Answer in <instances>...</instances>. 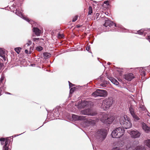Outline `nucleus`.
I'll list each match as a JSON object with an SVG mask.
<instances>
[{
  "label": "nucleus",
  "instance_id": "1",
  "mask_svg": "<svg viewBox=\"0 0 150 150\" xmlns=\"http://www.w3.org/2000/svg\"><path fill=\"white\" fill-rule=\"evenodd\" d=\"M120 122L123 129H128L132 127L130 119L126 115H122L120 116Z\"/></svg>",
  "mask_w": 150,
  "mask_h": 150
},
{
  "label": "nucleus",
  "instance_id": "2",
  "mask_svg": "<svg viewBox=\"0 0 150 150\" xmlns=\"http://www.w3.org/2000/svg\"><path fill=\"white\" fill-rule=\"evenodd\" d=\"M113 101L111 97L106 98L103 101H100L98 104V106L103 110H106L112 105Z\"/></svg>",
  "mask_w": 150,
  "mask_h": 150
},
{
  "label": "nucleus",
  "instance_id": "3",
  "mask_svg": "<svg viewBox=\"0 0 150 150\" xmlns=\"http://www.w3.org/2000/svg\"><path fill=\"white\" fill-rule=\"evenodd\" d=\"M86 117L78 116L74 114H73L72 115L73 120L74 121L85 120V122L88 125H93L96 123V120H92L90 119H86Z\"/></svg>",
  "mask_w": 150,
  "mask_h": 150
},
{
  "label": "nucleus",
  "instance_id": "4",
  "mask_svg": "<svg viewBox=\"0 0 150 150\" xmlns=\"http://www.w3.org/2000/svg\"><path fill=\"white\" fill-rule=\"evenodd\" d=\"M125 133L124 129L122 127L117 128L112 133L111 135L113 138H119L122 137Z\"/></svg>",
  "mask_w": 150,
  "mask_h": 150
},
{
  "label": "nucleus",
  "instance_id": "5",
  "mask_svg": "<svg viewBox=\"0 0 150 150\" xmlns=\"http://www.w3.org/2000/svg\"><path fill=\"white\" fill-rule=\"evenodd\" d=\"M107 133L106 131L103 129L98 130L95 133V136L99 141H102L106 138Z\"/></svg>",
  "mask_w": 150,
  "mask_h": 150
},
{
  "label": "nucleus",
  "instance_id": "6",
  "mask_svg": "<svg viewBox=\"0 0 150 150\" xmlns=\"http://www.w3.org/2000/svg\"><path fill=\"white\" fill-rule=\"evenodd\" d=\"M100 116V121L106 124H110L114 120L113 117H108L107 114L105 113H102Z\"/></svg>",
  "mask_w": 150,
  "mask_h": 150
},
{
  "label": "nucleus",
  "instance_id": "7",
  "mask_svg": "<svg viewBox=\"0 0 150 150\" xmlns=\"http://www.w3.org/2000/svg\"><path fill=\"white\" fill-rule=\"evenodd\" d=\"M107 95V93L106 91L99 89H97L91 94L92 96L95 97L97 96L105 97Z\"/></svg>",
  "mask_w": 150,
  "mask_h": 150
},
{
  "label": "nucleus",
  "instance_id": "8",
  "mask_svg": "<svg viewBox=\"0 0 150 150\" xmlns=\"http://www.w3.org/2000/svg\"><path fill=\"white\" fill-rule=\"evenodd\" d=\"M82 114L94 116L96 114V113L94 112L93 111L90 109H88L81 111Z\"/></svg>",
  "mask_w": 150,
  "mask_h": 150
},
{
  "label": "nucleus",
  "instance_id": "9",
  "mask_svg": "<svg viewBox=\"0 0 150 150\" xmlns=\"http://www.w3.org/2000/svg\"><path fill=\"white\" fill-rule=\"evenodd\" d=\"M129 134L132 138L134 139L139 137L141 135L140 132L137 130L132 131Z\"/></svg>",
  "mask_w": 150,
  "mask_h": 150
},
{
  "label": "nucleus",
  "instance_id": "10",
  "mask_svg": "<svg viewBox=\"0 0 150 150\" xmlns=\"http://www.w3.org/2000/svg\"><path fill=\"white\" fill-rule=\"evenodd\" d=\"M15 13L19 16L20 17L22 18L23 19L27 21L29 23L32 24V21H31L29 19L25 17L23 15L21 12L19 11H18L17 9L16 10V11Z\"/></svg>",
  "mask_w": 150,
  "mask_h": 150
},
{
  "label": "nucleus",
  "instance_id": "11",
  "mask_svg": "<svg viewBox=\"0 0 150 150\" xmlns=\"http://www.w3.org/2000/svg\"><path fill=\"white\" fill-rule=\"evenodd\" d=\"M124 78L127 81H129L134 78V77L132 73H130L125 74L124 76Z\"/></svg>",
  "mask_w": 150,
  "mask_h": 150
},
{
  "label": "nucleus",
  "instance_id": "12",
  "mask_svg": "<svg viewBox=\"0 0 150 150\" xmlns=\"http://www.w3.org/2000/svg\"><path fill=\"white\" fill-rule=\"evenodd\" d=\"M113 24H114L115 26H116V24L113 23L112 21L110 20H106L105 21V23L103 25L105 27H107L108 26L110 27Z\"/></svg>",
  "mask_w": 150,
  "mask_h": 150
},
{
  "label": "nucleus",
  "instance_id": "13",
  "mask_svg": "<svg viewBox=\"0 0 150 150\" xmlns=\"http://www.w3.org/2000/svg\"><path fill=\"white\" fill-rule=\"evenodd\" d=\"M142 127L143 129L146 133L150 132V127H148L146 125L145 123H142Z\"/></svg>",
  "mask_w": 150,
  "mask_h": 150
},
{
  "label": "nucleus",
  "instance_id": "14",
  "mask_svg": "<svg viewBox=\"0 0 150 150\" xmlns=\"http://www.w3.org/2000/svg\"><path fill=\"white\" fill-rule=\"evenodd\" d=\"M108 79L111 81V82L114 84L116 85H118L119 84L118 82L113 77H108Z\"/></svg>",
  "mask_w": 150,
  "mask_h": 150
},
{
  "label": "nucleus",
  "instance_id": "15",
  "mask_svg": "<svg viewBox=\"0 0 150 150\" xmlns=\"http://www.w3.org/2000/svg\"><path fill=\"white\" fill-rule=\"evenodd\" d=\"M33 31L35 33V34L38 36H39L40 34L41 33V30L37 28H33Z\"/></svg>",
  "mask_w": 150,
  "mask_h": 150
},
{
  "label": "nucleus",
  "instance_id": "16",
  "mask_svg": "<svg viewBox=\"0 0 150 150\" xmlns=\"http://www.w3.org/2000/svg\"><path fill=\"white\" fill-rule=\"evenodd\" d=\"M0 56L2 57L5 60L6 54L5 51L1 49H0Z\"/></svg>",
  "mask_w": 150,
  "mask_h": 150
},
{
  "label": "nucleus",
  "instance_id": "17",
  "mask_svg": "<svg viewBox=\"0 0 150 150\" xmlns=\"http://www.w3.org/2000/svg\"><path fill=\"white\" fill-rule=\"evenodd\" d=\"M89 104L90 102L84 101L81 103V105L83 107H89Z\"/></svg>",
  "mask_w": 150,
  "mask_h": 150
},
{
  "label": "nucleus",
  "instance_id": "18",
  "mask_svg": "<svg viewBox=\"0 0 150 150\" xmlns=\"http://www.w3.org/2000/svg\"><path fill=\"white\" fill-rule=\"evenodd\" d=\"M129 111L132 115L135 114L134 109L132 105H131L130 106V107L129 108Z\"/></svg>",
  "mask_w": 150,
  "mask_h": 150
},
{
  "label": "nucleus",
  "instance_id": "19",
  "mask_svg": "<svg viewBox=\"0 0 150 150\" xmlns=\"http://www.w3.org/2000/svg\"><path fill=\"white\" fill-rule=\"evenodd\" d=\"M139 109L140 111H145L146 110V108L142 104H140L139 105Z\"/></svg>",
  "mask_w": 150,
  "mask_h": 150
},
{
  "label": "nucleus",
  "instance_id": "20",
  "mask_svg": "<svg viewBox=\"0 0 150 150\" xmlns=\"http://www.w3.org/2000/svg\"><path fill=\"white\" fill-rule=\"evenodd\" d=\"M144 144L148 147H150V139H148L144 141Z\"/></svg>",
  "mask_w": 150,
  "mask_h": 150
},
{
  "label": "nucleus",
  "instance_id": "21",
  "mask_svg": "<svg viewBox=\"0 0 150 150\" xmlns=\"http://www.w3.org/2000/svg\"><path fill=\"white\" fill-rule=\"evenodd\" d=\"M135 150H146L142 146H137Z\"/></svg>",
  "mask_w": 150,
  "mask_h": 150
},
{
  "label": "nucleus",
  "instance_id": "22",
  "mask_svg": "<svg viewBox=\"0 0 150 150\" xmlns=\"http://www.w3.org/2000/svg\"><path fill=\"white\" fill-rule=\"evenodd\" d=\"M138 34L140 35L145 34L146 32L144 31L142 29H141L137 31Z\"/></svg>",
  "mask_w": 150,
  "mask_h": 150
},
{
  "label": "nucleus",
  "instance_id": "23",
  "mask_svg": "<svg viewBox=\"0 0 150 150\" xmlns=\"http://www.w3.org/2000/svg\"><path fill=\"white\" fill-rule=\"evenodd\" d=\"M132 116L134 118V120L135 121H137L140 119L135 114V113Z\"/></svg>",
  "mask_w": 150,
  "mask_h": 150
},
{
  "label": "nucleus",
  "instance_id": "24",
  "mask_svg": "<svg viewBox=\"0 0 150 150\" xmlns=\"http://www.w3.org/2000/svg\"><path fill=\"white\" fill-rule=\"evenodd\" d=\"M44 56L47 58H48L50 57L51 54L48 53H45L43 54Z\"/></svg>",
  "mask_w": 150,
  "mask_h": 150
},
{
  "label": "nucleus",
  "instance_id": "25",
  "mask_svg": "<svg viewBox=\"0 0 150 150\" xmlns=\"http://www.w3.org/2000/svg\"><path fill=\"white\" fill-rule=\"evenodd\" d=\"M92 13V8L91 6H90L88 8V15H90Z\"/></svg>",
  "mask_w": 150,
  "mask_h": 150
},
{
  "label": "nucleus",
  "instance_id": "26",
  "mask_svg": "<svg viewBox=\"0 0 150 150\" xmlns=\"http://www.w3.org/2000/svg\"><path fill=\"white\" fill-rule=\"evenodd\" d=\"M21 49V48L20 47H16L15 49V50L18 54H19Z\"/></svg>",
  "mask_w": 150,
  "mask_h": 150
},
{
  "label": "nucleus",
  "instance_id": "27",
  "mask_svg": "<svg viewBox=\"0 0 150 150\" xmlns=\"http://www.w3.org/2000/svg\"><path fill=\"white\" fill-rule=\"evenodd\" d=\"M43 49L42 47L41 46L37 47H36L37 50L39 51H41Z\"/></svg>",
  "mask_w": 150,
  "mask_h": 150
},
{
  "label": "nucleus",
  "instance_id": "28",
  "mask_svg": "<svg viewBox=\"0 0 150 150\" xmlns=\"http://www.w3.org/2000/svg\"><path fill=\"white\" fill-rule=\"evenodd\" d=\"M32 43V42L31 41L29 40L28 41V43H26L25 45V47L28 46L30 45Z\"/></svg>",
  "mask_w": 150,
  "mask_h": 150
},
{
  "label": "nucleus",
  "instance_id": "29",
  "mask_svg": "<svg viewBox=\"0 0 150 150\" xmlns=\"http://www.w3.org/2000/svg\"><path fill=\"white\" fill-rule=\"evenodd\" d=\"M75 90V88L74 87L71 88L70 91V93H72Z\"/></svg>",
  "mask_w": 150,
  "mask_h": 150
},
{
  "label": "nucleus",
  "instance_id": "30",
  "mask_svg": "<svg viewBox=\"0 0 150 150\" xmlns=\"http://www.w3.org/2000/svg\"><path fill=\"white\" fill-rule=\"evenodd\" d=\"M58 37L59 38H62L63 37V35L62 34L58 33Z\"/></svg>",
  "mask_w": 150,
  "mask_h": 150
},
{
  "label": "nucleus",
  "instance_id": "31",
  "mask_svg": "<svg viewBox=\"0 0 150 150\" xmlns=\"http://www.w3.org/2000/svg\"><path fill=\"white\" fill-rule=\"evenodd\" d=\"M78 17V16H76L73 19L72 22H75V21L77 19Z\"/></svg>",
  "mask_w": 150,
  "mask_h": 150
},
{
  "label": "nucleus",
  "instance_id": "32",
  "mask_svg": "<svg viewBox=\"0 0 150 150\" xmlns=\"http://www.w3.org/2000/svg\"><path fill=\"white\" fill-rule=\"evenodd\" d=\"M8 142V140L7 139H6L5 142V144L4 146H7Z\"/></svg>",
  "mask_w": 150,
  "mask_h": 150
},
{
  "label": "nucleus",
  "instance_id": "33",
  "mask_svg": "<svg viewBox=\"0 0 150 150\" xmlns=\"http://www.w3.org/2000/svg\"><path fill=\"white\" fill-rule=\"evenodd\" d=\"M25 52L26 53V54H30L31 53V52L30 51H30L29 52V53H28V50H27V49H26L25 50Z\"/></svg>",
  "mask_w": 150,
  "mask_h": 150
},
{
  "label": "nucleus",
  "instance_id": "34",
  "mask_svg": "<svg viewBox=\"0 0 150 150\" xmlns=\"http://www.w3.org/2000/svg\"><path fill=\"white\" fill-rule=\"evenodd\" d=\"M68 82L69 83V85L70 87H72L74 85L72 83H70V82L69 81H68Z\"/></svg>",
  "mask_w": 150,
  "mask_h": 150
},
{
  "label": "nucleus",
  "instance_id": "35",
  "mask_svg": "<svg viewBox=\"0 0 150 150\" xmlns=\"http://www.w3.org/2000/svg\"><path fill=\"white\" fill-rule=\"evenodd\" d=\"M3 148L4 150H8V147L7 146H4Z\"/></svg>",
  "mask_w": 150,
  "mask_h": 150
},
{
  "label": "nucleus",
  "instance_id": "36",
  "mask_svg": "<svg viewBox=\"0 0 150 150\" xmlns=\"http://www.w3.org/2000/svg\"><path fill=\"white\" fill-rule=\"evenodd\" d=\"M4 77L3 76H2L1 78V79L0 80V83H1L2 81L4 79Z\"/></svg>",
  "mask_w": 150,
  "mask_h": 150
},
{
  "label": "nucleus",
  "instance_id": "37",
  "mask_svg": "<svg viewBox=\"0 0 150 150\" xmlns=\"http://www.w3.org/2000/svg\"><path fill=\"white\" fill-rule=\"evenodd\" d=\"M86 49L87 50L89 51L90 49V47L89 46H87L86 47Z\"/></svg>",
  "mask_w": 150,
  "mask_h": 150
},
{
  "label": "nucleus",
  "instance_id": "38",
  "mask_svg": "<svg viewBox=\"0 0 150 150\" xmlns=\"http://www.w3.org/2000/svg\"><path fill=\"white\" fill-rule=\"evenodd\" d=\"M5 140V139L4 138H2L0 139V141L1 142H4Z\"/></svg>",
  "mask_w": 150,
  "mask_h": 150
},
{
  "label": "nucleus",
  "instance_id": "39",
  "mask_svg": "<svg viewBox=\"0 0 150 150\" xmlns=\"http://www.w3.org/2000/svg\"><path fill=\"white\" fill-rule=\"evenodd\" d=\"M104 3L107 4L108 5H109L108 1H104Z\"/></svg>",
  "mask_w": 150,
  "mask_h": 150
},
{
  "label": "nucleus",
  "instance_id": "40",
  "mask_svg": "<svg viewBox=\"0 0 150 150\" xmlns=\"http://www.w3.org/2000/svg\"><path fill=\"white\" fill-rule=\"evenodd\" d=\"M100 85L102 86H103V87H104V86H105V84H103V83H101L100 84Z\"/></svg>",
  "mask_w": 150,
  "mask_h": 150
},
{
  "label": "nucleus",
  "instance_id": "41",
  "mask_svg": "<svg viewBox=\"0 0 150 150\" xmlns=\"http://www.w3.org/2000/svg\"><path fill=\"white\" fill-rule=\"evenodd\" d=\"M3 64L1 63H0V69H1L2 66Z\"/></svg>",
  "mask_w": 150,
  "mask_h": 150
},
{
  "label": "nucleus",
  "instance_id": "42",
  "mask_svg": "<svg viewBox=\"0 0 150 150\" xmlns=\"http://www.w3.org/2000/svg\"><path fill=\"white\" fill-rule=\"evenodd\" d=\"M99 15H100V14H99V13H96V16H97V17H98V16H99Z\"/></svg>",
  "mask_w": 150,
  "mask_h": 150
},
{
  "label": "nucleus",
  "instance_id": "43",
  "mask_svg": "<svg viewBox=\"0 0 150 150\" xmlns=\"http://www.w3.org/2000/svg\"><path fill=\"white\" fill-rule=\"evenodd\" d=\"M54 115H55L56 117L59 116V114H57V115H56V114L55 113H54Z\"/></svg>",
  "mask_w": 150,
  "mask_h": 150
},
{
  "label": "nucleus",
  "instance_id": "44",
  "mask_svg": "<svg viewBox=\"0 0 150 150\" xmlns=\"http://www.w3.org/2000/svg\"><path fill=\"white\" fill-rule=\"evenodd\" d=\"M3 89V88L2 87H1L0 88V91H2Z\"/></svg>",
  "mask_w": 150,
  "mask_h": 150
},
{
  "label": "nucleus",
  "instance_id": "45",
  "mask_svg": "<svg viewBox=\"0 0 150 150\" xmlns=\"http://www.w3.org/2000/svg\"><path fill=\"white\" fill-rule=\"evenodd\" d=\"M6 94H11V93H8V92H6Z\"/></svg>",
  "mask_w": 150,
  "mask_h": 150
},
{
  "label": "nucleus",
  "instance_id": "46",
  "mask_svg": "<svg viewBox=\"0 0 150 150\" xmlns=\"http://www.w3.org/2000/svg\"><path fill=\"white\" fill-rule=\"evenodd\" d=\"M34 40H38V39H39V38H34Z\"/></svg>",
  "mask_w": 150,
  "mask_h": 150
},
{
  "label": "nucleus",
  "instance_id": "47",
  "mask_svg": "<svg viewBox=\"0 0 150 150\" xmlns=\"http://www.w3.org/2000/svg\"><path fill=\"white\" fill-rule=\"evenodd\" d=\"M105 13L106 15H108V12H106Z\"/></svg>",
  "mask_w": 150,
  "mask_h": 150
},
{
  "label": "nucleus",
  "instance_id": "48",
  "mask_svg": "<svg viewBox=\"0 0 150 150\" xmlns=\"http://www.w3.org/2000/svg\"><path fill=\"white\" fill-rule=\"evenodd\" d=\"M149 39H150V41H149L150 42V36H149Z\"/></svg>",
  "mask_w": 150,
  "mask_h": 150
},
{
  "label": "nucleus",
  "instance_id": "49",
  "mask_svg": "<svg viewBox=\"0 0 150 150\" xmlns=\"http://www.w3.org/2000/svg\"><path fill=\"white\" fill-rule=\"evenodd\" d=\"M117 148L114 149V150H117Z\"/></svg>",
  "mask_w": 150,
  "mask_h": 150
},
{
  "label": "nucleus",
  "instance_id": "50",
  "mask_svg": "<svg viewBox=\"0 0 150 150\" xmlns=\"http://www.w3.org/2000/svg\"><path fill=\"white\" fill-rule=\"evenodd\" d=\"M1 95V93L0 92V96Z\"/></svg>",
  "mask_w": 150,
  "mask_h": 150
},
{
  "label": "nucleus",
  "instance_id": "51",
  "mask_svg": "<svg viewBox=\"0 0 150 150\" xmlns=\"http://www.w3.org/2000/svg\"><path fill=\"white\" fill-rule=\"evenodd\" d=\"M1 144H2V145L3 144V143H2V142H1Z\"/></svg>",
  "mask_w": 150,
  "mask_h": 150
},
{
  "label": "nucleus",
  "instance_id": "52",
  "mask_svg": "<svg viewBox=\"0 0 150 150\" xmlns=\"http://www.w3.org/2000/svg\"><path fill=\"white\" fill-rule=\"evenodd\" d=\"M31 49V47H30V49Z\"/></svg>",
  "mask_w": 150,
  "mask_h": 150
},
{
  "label": "nucleus",
  "instance_id": "53",
  "mask_svg": "<svg viewBox=\"0 0 150 150\" xmlns=\"http://www.w3.org/2000/svg\"><path fill=\"white\" fill-rule=\"evenodd\" d=\"M79 27V26H78V27Z\"/></svg>",
  "mask_w": 150,
  "mask_h": 150
},
{
  "label": "nucleus",
  "instance_id": "54",
  "mask_svg": "<svg viewBox=\"0 0 150 150\" xmlns=\"http://www.w3.org/2000/svg\"><path fill=\"white\" fill-rule=\"evenodd\" d=\"M79 27V26H78V27Z\"/></svg>",
  "mask_w": 150,
  "mask_h": 150
},
{
  "label": "nucleus",
  "instance_id": "55",
  "mask_svg": "<svg viewBox=\"0 0 150 150\" xmlns=\"http://www.w3.org/2000/svg\"><path fill=\"white\" fill-rule=\"evenodd\" d=\"M4 90H5V89H4L3 90V91H4Z\"/></svg>",
  "mask_w": 150,
  "mask_h": 150
}]
</instances>
